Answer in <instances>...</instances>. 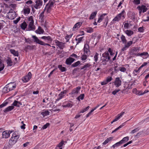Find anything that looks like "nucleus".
I'll return each mask as SVG.
<instances>
[{
    "label": "nucleus",
    "instance_id": "obj_48",
    "mask_svg": "<svg viewBox=\"0 0 149 149\" xmlns=\"http://www.w3.org/2000/svg\"><path fill=\"white\" fill-rule=\"evenodd\" d=\"M46 12V11H45V10L42 12L40 14L39 16L40 19H41V20H43L44 17V13L45 12Z\"/></svg>",
    "mask_w": 149,
    "mask_h": 149
},
{
    "label": "nucleus",
    "instance_id": "obj_4",
    "mask_svg": "<svg viewBox=\"0 0 149 149\" xmlns=\"http://www.w3.org/2000/svg\"><path fill=\"white\" fill-rule=\"evenodd\" d=\"M54 3L55 1L54 0H50L45 7V10L46 11V12L47 13H50L52 8L54 6Z\"/></svg>",
    "mask_w": 149,
    "mask_h": 149
},
{
    "label": "nucleus",
    "instance_id": "obj_55",
    "mask_svg": "<svg viewBox=\"0 0 149 149\" xmlns=\"http://www.w3.org/2000/svg\"><path fill=\"white\" fill-rule=\"evenodd\" d=\"M133 3L136 5H139L140 3V0H134Z\"/></svg>",
    "mask_w": 149,
    "mask_h": 149
},
{
    "label": "nucleus",
    "instance_id": "obj_5",
    "mask_svg": "<svg viewBox=\"0 0 149 149\" xmlns=\"http://www.w3.org/2000/svg\"><path fill=\"white\" fill-rule=\"evenodd\" d=\"M136 9L138 10L139 15L140 16L142 13L146 12L148 8L146 6L142 5L138 6L136 8Z\"/></svg>",
    "mask_w": 149,
    "mask_h": 149
},
{
    "label": "nucleus",
    "instance_id": "obj_1",
    "mask_svg": "<svg viewBox=\"0 0 149 149\" xmlns=\"http://www.w3.org/2000/svg\"><path fill=\"white\" fill-rule=\"evenodd\" d=\"M19 137V135L16 132H14L12 137L9 140V144L10 146H12L15 144L17 141Z\"/></svg>",
    "mask_w": 149,
    "mask_h": 149
},
{
    "label": "nucleus",
    "instance_id": "obj_49",
    "mask_svg": "<svg viewBox=\"0 0 149 149\" xmlns=\"http://www.w3.org/2000/svg\"><path fill=\"white\" fill-rule=\"evenodd\" d=\"M118 69L119 71L123 72H125L126 71V69L124 67H118Z\"/></svg>",
    "mask_w": 149,
    "mask_h": 149
},
{
    "label": "nucleus",
    "instance_id": "obj_18",
    "mask_svg": "<svg viewBox=\"0 0 149 149\" xmlns=\"http://www.w3.org/2000/svg\"><path fill=\"white\" fill-rule=\"evenodd\" d=\"M41 38L43 39L45 42H51L52 40V38L50 36H43L41 37Z\"/></svg>",
    "mask_w": 149,
    "mask_h": 149
},
{
    "label": "nucleus",
    "instance_id": "obj_54",
    "mask_svg": "<svg viewBox=\"0 0 149 149\" xmlns=\"http://www.w3.org/2000/svg\"><path fill=\"white\" fill-rule=\"evenodd\" d=\"M49 124H50L48 123H47L45 125H44V126L42 127L41 129L42 130H44L46 129L49 125Z\"/></svg>",
    "mask_w": 149,
    "mask_h": 149
},
{
    "label": "nucleus",
    "instance_id": "obj_33",
    "mask_svg": "<svg viewBox=\"0 0 149 149\" xmlns=\"http://www.w3.org/2000/svg\"><path fill=\"white\" fill-rule=\"evenodd\" d=\"M129 137L128 136L124 137L120 141L122 144L125 143L129 140Z\"/></svg>",
    "mask_w": 149,
    "mask_h": 149
},
{
    "label": "nucleus",
    "instance_id": "obj_11",
    "mask_svg": "<svg viewBox=\"0 0 149 149\" xmlns=\"http://www.w3.org/2000/svg\"><path fill=\"white\" fill-rule=\"evenodd\" d=\"M35 4L34 6L36 9L40 8L42 5V1L41 0H34Z\"/></svg>",
    "mask_w": 149,
    "mask_h": 149
},
{
    "label": "nucleus",
    "instance_id": "obj_29",
    "mask_svg": "<svg viewBox=\"0 0 149 149\" xmlns=\"http://www.w3.org/2000/svg\"><path fill=\"white\" fill-rule=\"evenodd\" d=\"M67 142L66 141H64L63 140L62 141L59 143H58V145L56 146V148L57 149L58 148H62L61 147L63 145H64L65 143H66Z\"/></svg>",
    "mask_w": 149,
    "mask_h": 149
},
{
    "label": "nucleus",
    "instance_id": "obj_15",
    "mask_svg": "<svg viewBox=\"0 0 149 149\" xmlns=\"http://www.w3.org/2000/svg\"><path fill=\"white\" fill-rule=\"evenodd\" d=\"M10 91L13 90L16 87V85L14 82H11L6 85Z\"/></svg>",
    "mask_w": 149,
    "mask_h": 149
},
{
    "label": "nucleus",
    "instance_id": "obj_2",
    "mask_svg": "<svg viewBox=\"0 0 149 149\" xmlns=\"http://www.w3.org/2000/svg\"><path fill=\"white\" fill-rule=\"evenodd\" d=\"M27 23L28 24V30H34L35 29V26L34 25V21L32 16H30L28 18Z\"/></svg>",
    "mask_w": 149,
    "mask_h": 149
},
{
    "label": "nucleus",
    "instance_id": "obj_34",
    "mask_svg": "<svg viewBox=\"0 0 149 149\" xmlns=\"http://www.w3.org/2000/svg\"><path fill=\"white\" fill-rule=\"evenodd\" d=\"M107 14L104 13L100 15L97 21V22L98 23H100L101 22L102 20L104 19V16H105Z\"/></svg>",
    "mask_w": 149,
    "mask_h": 149
},
{
    "label": "nucleus",
    "instance_id": "obj_24",
    "mask_svg": "<svg viewBox=\"0 0 149 149\" xmlns=\"http://www.w3.org/2000/svg\"><path fill=\"white\" fill-rule=\"evenodd\" d=\"M35 32L37 33L40 34L44 33V31L40 26H39L38 27V29Z\"/></svg>",
    "mask_w": 149,
    "mask_h": 149
},
{
    "label": "nucleus",
    "instance_id": "obj_40",
    "mask_svg": "<svg viewBox=\"0 0 149 149\" xmlns=\"http://www.w3.org/2000/svg\"><path fill=\"white\" fill-rule=\"evenodd\" d=\"M120 38L123 43L126 44L127 43V40L125 36L123 35H122Z\"/></svg>",
    "mask_w": 149,
    "mask_h": 149
},
{
    "label": "nucleus",
    "instance_id": "obj_27",
    "mask_svg": "<svg viewBox=\"0 0 149 149\" xmlns=\"http://www.w3.org/2000/svg\"><path fill=\"white\" fill-rule=\"evenodd\" d=\"M21 104H22L20 102L16 100H15L12 105V106H15L17 107H19Z\"/></svg>",
    "mask_w": 149,
    "mask_h": 149
},
{
    "label": "nucleus",
    "instance_id": "obj_3",
    "mask_svg": "<svg viewBox=\"0 0 149 149\" xmlns=\"http://www.w3.org/2000/svg\"><path fill=\"white\" fill-rule=\"evenodd\" d=\"M125 12L124 10H123L119 14H118L113 19L112 21L113 22H118L121 19L122 17L123 19L125 18Z\"/></svg>",
    "mask_w": 149,
    "mask_h": 149
},
{
    "label": "nucleus",
    "instance_id": "obj_32",
    "mask_svg": "<svg viewBox=\"0 0 149 149\" xmlns=\"http://www.w3.org/2000/svg\"><path fill=\"white\" fill-rule=\"evenodd\" d=\"M81 35H78L76 37L75 40L77 41V44L80 43L81 41H82V39L84 38V37H80L78 38V37L80 36H81Z\"/></svg>",
    "mask_w": 149,
    "mask_h": 149
},
{
    "label": "nucleus",
    "instance_id": "obj_41",
    "mask_svg": "<svg viewBox=\"0 0 149 149\" xmlns=\"http://www.w3.org/2000/svg\"><path fill=\"white\" fill-rule=\"evenodd\" d=\"M10 91L9 89V88H8V86H7V85H6L3 88L2 91L4 93H7Z\"/></svg>",
    "mask_w": 149,
    "mask_h": 149
},
{
    "label": "nucleus",
    "instance_id": "obj_63",
    "mask_svg": "<svg viewBox=\"0 0 149 149\" xmlns=\"http://www.w3.org/2000/svg\"><path fill=\"white\" fill-rule=\"evenodd\" d=\"M123 125H120V126H119L117 128L115 129L114 130H113L112 133L114 132L117 131L119 129H120L122 127Z\"/></svg>",
    "mask_w": 149,
    "mask_h": 149
},
{
    "label": "nucleus",
    "instance_id": "obj_58",
    "mask_svg": "<svg viewBox=\"0 0 149 149\" xmlns=\"http://www.w3.org/2000/svg\"><path fill=\"white\" fill-rule=\"evenodd\" d=\"M8 104L7 102H4L1 105H0V109L2 108L4 106H6Z\"/></svg>",
    "mask_w": 149,
    "mask_h": 149
},
{
    "label": "nucleus",
    "instance_id": "obj_14",
    "mask_svg": "<svg viewBox=\"0 0 149 149\" xmlns=\"http://www.w3.org/2000/svg\"><path fill=\"white\" fill-rule=\"evenodd\" d=\"M137 56H140L144 59H146L149 56V54L147 52H143L141 53H138L137 55Z\"/></svg>",
    "mask_w": 149,
    "mask_h": 149
},
{
    "label": "nucleus",
    "instance_id": "obj_35",
    "mask_svg": "<svg viewBox=\"0 0 149 149\" xmlns=\"http://www.w3.org/2000/svg\"><path fill=\"white\" fill-rule=\"evenodd\" d=\"M27 26V23L25 21L21 24L20 27L23 30H25Z\"/></svg>",
    "mask_w": 149,
    "mask_h": 149
},
{
    "label": "nucleus",
    "instance_id": "obj_64",
    "mask_svg": "<svg viewBox=\"0 0 149 149\" xmlns=\"http://www.w3.org/2000/svg\"><path fill=\"white\" fill-rule=\"evenodd\" d=\"M112 79V77H111L109 76L107 78L106 80L107 81V82L108 83H109V82H110V81H111Z\"/></svg>",
    "mask_w": 149,
    "mask_h": 149
},
{
    "label": "nucleus",
    "instance_id": "obj_10",
    "mask_svg": "<svg viewBox=\"0 0 149 149\" xmlns=\"http://www.w3.org/2000/svg\"><path fill=\"white\" fill-rule=\"evenodd\" d=\"M32 74L31 72H28V74L22 78V80L24 83L28 82L31 78Z\"/></svg>",
    "mask_w": 149,
    "mask_h": 149
},
{
    "label": "nucleus",
    "instance_id": "obj_37",
    "mask_svg": "<svg viewBox=\"0 0 149 149\" xmlns=\"http://www.w3.org/2000/svg\"><path fill=\"white\" fill-rule=\"evenodd\" d=\"M97 14V11H95L93 12L91 14L89 18L90 19H94L96 16Z\"/></svg>",
    "mask_w": 149,
    "mask_h": 149
},
{
    "label": "nucleus",
    "instance_id": "obj_36",
    "mask_svg": "<svg viewBox=\"0 0 149 149\" xmlns=\"http://www.w3.org/2000/svg\"><path fill=\"white\" fill-rule=\"evenodd\" d=\"M4 65L0 57V71L2 70L4 68Z\"/></svg>",
    "mask_w": 149,
    "mask_h": 149
},
{
    "label": "nucleus",
    "instance_id": "obj_26",
    "mask_svg": "<svg viewBox=\"0 0 149 149\" xmlns=\"http://www.w3.org/2000/svg\"><path fill=\"white\" fill-rule=\"evenodd\" d=\"M14 107L13 106H10L6 108L4 110V112L6 113L11 111L13 109Z\"/></svg>",
    "mask_w": 149,
    "mask_h": 149
},
{
    "label": "nucleus",
    "instance_id": "obj_21",
    "mask_svg": "<svg viewBox=\"0 0 149 149\" xmlns=\"http://www.w3.org/2000/svg\"><path fill=\"white\" fill-rule=\"evenodd\" d=\"M82 23L81 22H79L76 23L74 26L73 30L74 31H75L78 29L80 26L81 25Z\"/></svg>",
    "mask_w": 149,
    "mask_h": 149
},
{
    "label": "nucleus",
    "instance_id": "obj_59",
    "mask_svg": "<svg viewBox=\"0 0 149 149\" xmlns=\"http://www.w3.org/2000/svg\"><path fill=\"white\" fill-rule=\"evenodd\" d=\"M132 43V42L131 41H128L127 43V44L125 45V47H129L131 46Z\"/></svg>",
    "mask_w": 149,
    "mask_h": 149
},
{
    "label": "nucleus",
    "instance_id": "obj_28",
    "mask_svg": "<svg viewBox=\"0 0 149 149\" xmlns=\"http://www.w3.org/2000/svg\"><path fill=\"white\" fill-rule=\"evenodd\" d=\"M113 138L112 137H110L107 138L102 143L103 145H105L107 143H108L109 142L111 141L112 140Z\"/></svg>",
    "mask_w": 149,
    "mask_h": 149
},
{
    "label": "nucleus",
    "instance_id": "obj_43",
    "mask_svg": "<svg viewBox=\"0 0 149 149\" xmlns=\"http://www.w3.org/2000/svg\"><path fill=\"white\" fill-rule=\"evenodd\" d=\"M58 68L62 72H65L66 71V68L63 67L62 65H58Z\"/></svg>",
    "mask_w": 149,
    "mask_h": 149
},
{
    "label": "nucleus",
    "instance_id": "obj_13",
    "mask_svg": "<svg viewBox=\"0 0 149 149\" xmlns=\"http://www.w3.org/2000/svg\"><path fill=\"white\" fill-rule=\"evenodd\" d=\"M8 17L10 19H14L16 17V14L15 12L10 11L7 13Z\"/></svg>",
    "mask_w": 149,
    "mask_h": 149
},
{
    "label": "nucleus",
    "instance_id": "obj_53",
    "mask_svg": "<svg viewBox=\"0 0 149 149\" xmlns=\"http://www.w3.org/2000/svg\"><path fill=\"white\" fill-rule=\"evenodd\" d=\"M90 108V107L88 106L86 108L84 109H83L81 110V111L79 112V113H84L86 111H87Z\"/></svg>",
    "mask_w": 149,
    "mask_h": 149
},
{
    "label": "nucleus",
    "instance_id": "obj_61",
    "mask_svg": "<svg viewBox=\"0 0 149 149\" xmlns=\"http://www.w3.org/2000/svg\"><path fill=\"white\" fill-rule=\"evenodd\" d=\"M120 91V90L119 89H116L114 91L112 92V94L113 95H115L118 92Z\"/></svg>",
    "mask_w": 149,
    "mask_h": 149
},
{
    "label": "nucleus",
    "instance_id": "obj_20",
    "mask_svg": "<svg viewBox=\"0 0 149 149\" xmlns=\"http://www.w3.org/2000/svg\"><path fill=\"white\" fill-rule=\"evenodd\" d=\"M8 132V131L5 130L2 132V138L7 139L10 136V134Z\"/></svg>",
    "mask_w": 149,
    "mask_h": 149
},
{
    "label": "nucleus",
    "instance_id": "obj_9",
    "mask_svg": "<svg viewBox=\"0 0 149 149\" xmlns=\"http://www.w3.org/2000/svg\"><path fill=\"white\" fill-rule=\"evenodd\" d=\"M81 89L80 86H78L74 88L72 91L71 92L69 93L70 95L72 96H74L77 94L80 91Z\"/></svg>",
    "mask_w": 149,
    "mask_h": 149
},
{
    "label": "nucleus",
    "instance_id": "obj_16",
    "mask_svg": "<svg viewBox=\"0 0 149 149\" xmlns=\"http://www.w3.org/2000/svg\"><path fill=\"white\" fill-rule=\"evenodd\" d=\"M139 49L138 47H134L131 51V53L132 54L135 55L137 56V55L139 53L138 52L139 51Z\"/></svg>",
    "mask_w": 149,
    "mask_h": 149
},
{
    "label": "nucleus",
    "instance_id": "obj_30",
    "mask_svg": "<svg viewBox=\"0 0 149 149\" xmlns=\"http://www.w3.org/2000/svg\"><path fill=\"white\" fill-rule=\"evenodd\" d=\"M125 33L128 36H130L134 34V31L131 30H127L125 31Z\"/></svg>",
    "mask_w": 149,
    "mask_h": 149
},
{
    "label": "nucleus",
    "instance_id": "obj_44",
    "mask_svg": "<svg viewBox=\"0 0 149 149\" xmlns=\"http://www.w3.org/2000/svg\"><path fill=\"white\" fill-rule=\"evenodd\" d=\"M86 31L88 33H91L93 31V29L91 27H87L86 28Z\"/></svg>",
    "mask_w": 149,
    "mask_h": 149
},
{
    "label": "nucleus",
    "instance_id": "obj_52",
    "mask_svg": "<svg viewBox=\"0 0 149 149\" xmlns=\"http://www.w3.org/2000/svg\"><path fill=\"white\" fill-rule=\"evenodd\" d=\"M80 63V62L79 61H78L75 63H73L72 65V66L73 67H75L78 66Z\"/></svg>",
    "mask_w": 149,
    "mask_h": 149
},
{
    "label": "nucleus",
    "instance_id": "obj_7",
    "mask_svg": "<svg viewBox=\"0 0 149 149\" xmlns=\"http://www.w3.org/2000/svg\"><path fill=\"white\" fill-rule=\"evenodd\" d=\"M128 17L132 21H134L136 18V13L134 11H129L127 13Z\"/></svg>",
    "mask_w": 149,
    "mask_h": 149
},
{
    "label": "nucleus",
    "instance_id": "obj_19",
    "mask_svg": "<svg viewBox=\"0 0 149 149\" xmlns=\"http://www.w3.org/2000/svg\"><path fill=\"white\" fill-rule=\"evenodd\" d=\"M75 59L72 58L70 57L67 58L65 61V63L68 65H70L74 61Z\"/></svg>",
    "mask_w": 149,
    "mask_h": 149
},
{
    "label": "nucleus",
    "instance_id": "obj_60",
    "mask_svg": "<svg viewBox=\"0 0 149 149\" xmlns=\"http://www.w3.org/2000/svg\"><path fill=\"white\" fill-rule=\"evenodd\" d=\"M87 58V55L85 54L83 55L81 57V59L83 61H84L86 60V59Z\"/></svg>",
    "mask_w": 149,
    "mask_h": 149
},
{
    "label": "nucleus",
    "instance_id": "obj_47",
    "mask_svg": "<svg viewBox=\"0 0 149 149\" xmlns=\"http://www.w3.org/2000/svg\"><path fill=\"white\" fill-rule=\"evenodd\" d=\"M139 130V128H137L131 131V132H130V133L131 134H134L138 132Z\"/></svg>",
    "mask_w": 149,
    "mask_h": 149
},
{
    "label": "nucleus",
    "instance_id": "obj_50",
    "mask_svg": "<svg viewBox=\"0 0 149 149\" xmlns=\"http://www.w3.org/2000/svg\"><path fill=\"white\" fill-rule=\"evenodd\" d=\"M73 35L72 34H71L69 35H67L65 36V39L66 42H67L69 40V39L71 38Z\"/></svg>",
    "mask_w": 149,
    "mask_h": 149
},
{
    "label": "nucleus",
    "instance_id": "obj_45",
    "mask_svg": "<svg viewBox=\"0 0 149 149\" xmlns=\"http://www.w3.org/2000/svg\"><path fill=\"white\" fill-rule=\"evenodd\" d=\"M84 94H82L77 98V99L79 101H80V100H83L84 99Z\"/></svg>",
    "mask_w": 149,
    "mask_h": 149
},
{
    "label": "nucleus",
    "instance_id": "obj_12",
    "mask_svg": "<svg viewBox=\"0 0 149 149\" xmlns=\"http://www.w3.org/2000/svg\"><path fill=\"white\" fill-rule=\"evenodd\" d=\"M73 106V103L71 101H66L63 103L62 106L63 108H71Z\"/></svg>",
    "mask_w": 149,
    "mask_h": 149
},
{
    "label": "nucleus",
    "instance_id": "obj_8",
    "mask_svg": "<svg viewBox=\"0 0 149 149\" xmlns=\"http://www.w3.org/2000/svg\"><path fill=\"white\" fill-rule=\"evenodd\" d=\"M102 57H103V60L102 61L103 62H104L105 61L107 62L109 61H110L111 62H112V61L110 60V57L108 52H105L104 53L102 54Z\"/></svg>",
    "mask_w": 149,
    "mask_h": 149
},
{
    "label": "nucleus",
    "instance_id": "obj_22",
    "mask_svg": "<svg viewBox=\"0 0 149 149\" xmlns=\"http://www.w3.org/2000/svg\"><path fill=\"white\" fill-rule=\"evenodd\" d=\"M91 66V65L89 63H87L83 66L81 67V70L84 69V70H88L90 69Z\"/></svg>",
    "mask_w": 149,
    "mask_h": 149
},
{
    "label": "nucleus",
    "instance_id": "obj_42",
    "mask_svg": "<svg viewBox=\"0 0 149 149\" xmlns=\"http://www.w3.org/2000/svg\"><path fill=\"white\" fill-rule=\"evenodd\" d=\"M122 144V143L120 141L119 142H117L115 143V144H114L111 147V148H114L116 147H118L120 146Z\"/></svg>",
    "mask_w": 149,
    "mask_h": 149
},
{
    "label": "nucleus",
    "instance_id": "obj_46",
    "mask_svg": "<svg viewBox=\"0 0 149 149\" xmlns=\"http://www.w3.org/2000/svg\"><path fill=\"white\" fill-rule=\"evenodd\" d=\"M49 112L48 111H45L41 113V114L45 116L49 114Z\"/></svg>",
    "mask_w": 149,
    "mask_h": 149
},
{
    "label": "nucleus",
    "instance_id": "obj_39",
    "mask_svg": "<svg viewBox=\"0 0 149 149\" xmlns=\"http://www.w3.org/2000/svg\"><path fill=\"white\" fill-rule=\"evenodd\" d=\"M6 61L8 65V66H11L13 65V63L10 58H8L6 60Z\"/></svg>",
    "mask_w": 149,
    "mask_h": 149
},
{
    "label": "nucleus",
    "instance_id": "obj_17",
    "mask_svg": "<svg viewBox=\"0 0 149 149\" xmlns=\"http://www.w3.org/2000/svg\"><path fill=\"white\" fill-rule=\"evenodd\" d=\"M114 85L116 87H118L120 86L121 83V81L119 77H116L115 79V80L114 82Z\"/></svg>",
    "mask_w": 149,
    "mask_h": 149
},
{
    "label": "nucleus",
    "instance_id": "obj_56",
    "mask_svg": "<svg viewBox=\"0 0 149 149\" xmlns=\"http://www.w3.org/2000/svg\"><path fill=\"white\" fill-rule=\"evenodd\" d=\"M108 52L110 53V54L111 56L113 55L114 54V53L113 52V50L110 48L109 49Z\"/></svg>",
    "mask_w": 149,
    "mask_h": 149
},
{
    "label": "nucleus",
    "instance_id": "obj_23",
    "mask_svg": "<svg viewBox=\"0 0 149 149\" xmlns=\"http://www.w3.org/2000/svg\"><path fill=\"white\" fill-rule=\"evenodd\" d=\"M125 113L124 112H122L118 114V116L116 117V118L113 120V122H116L119 120L120 118L122 117L123 116Z\"/></svg>",
    "mask_w": 149,
    "mask_h": 149
},
{
    "label": "nucleus",
    "instance_id": "obj_25",
    "mask_svg": "<svg viewBox=\"0 0 149 149\" xmlns=\"http://www.w3.org/2000/svg\"><path fill=\"white\" fill-rule=\"evenodd\" d=\"M24 13L25 15H27L30 12V9L29 7H26L23 9Z\"/></svg>",
    "mask_w": 149,
    "mask_h": 149
},
{
    "label": "nucleus",
    "instance_id": "obj_6",
    "mask_svg": "<svg viewBox=\"0 0 149 149\" xmlns=\"http://www.w3.org/2000/svg\"><path fill=\"white\" fill-rule=\"evenodd\" d=\"M32 37L34 39V41L37 43L39 44L42 45L49 46V45L48 43H45L44 42L39 40L36 36H32Z\"/></svg>",
    "mask_w": 149,
    "mask_h": 149
},
{
    "label": "nucleus",
    "instance_id": "obj_57",
    "mask_svg": "<svg viewBox=\"0 0 149 149\" xmlns=\"http://www.w3.org/2000/svg\"><path fill=\"white\" fill-rule=\"evenodd\" d=\"M98 55H99L97 53H96L95 55L94 56V59L95 61L96 62L98 60Z\"/></svg>",
    "mask_w": 149,
    "mask_h": 149
},
{
    "label": "nucleus",
    "instance_id": "obj_31",
    "mask_svg": "<svg viewBox=\"0 0 149 149\" xmlns=\"http://www.w3.org/2000/svg\"><path fill=\"white\" fill-rule=\"evenodd\" d=\"M55 43L56 46L58 47H63L65 45V43H63L62 42H60L58 40H56Z\"/></svg>",
    "mask_w": 149,
    "mask_h": 149
},
{
    "label": "nucleus",
    "instance_id": "obj_38",
    "mask_svg": "<svg viewBox=\"0 0 149 149\" xmlns=\"http://www.w3.org/2000/svg\"><path fill=\"white\" fill-rule=\"evenodd\" d=\"M10 52L11 54H13L15 56H18V53L17 51H16L14 49H10Z\"/></svg>",
    "mask_w": 149,
    "mask_h": 149
},
{
    "label": "nucleus",
    "instance_id": "obj_62",
    "mask_svg": "<svg viewBox=\"0 0 149 149\" xmlns=\"http://www.w3.org/2000/svg\"><path fill=\"white\" fill-rule=\"evenodd\" d=\"M124 27L125 29H128L129 27V24L128 22L125 23L124 24Z\"/></svg>",
    "mask_w": 149,
    "mask_h": 149
},
{
    "label": "nucleus",
    "instance_id": "obj_51",
    "mask_svg": "<svg viewBox=\"0 0 149 149\" xmlns=\"http://www.w3.org/2000/svg\"><path fill=\"white\" fill-rule=\"evenodd\" d=\"M89 47H84V52L85 54H88V53L89 52Z\"/></svg>",
    "mask_w": 149,
    "mask_h": 149
}]
</instances>
